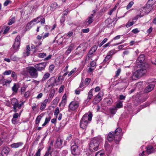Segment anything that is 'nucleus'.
I'll use <instances>...</instances> for the list:
<instances>
[{
  "mask_svg": "<svg viewBox=\"0 0 156 156\" xmlns=\"http://www.w3.org/2000/svg\"><path fill=\"white\" fill-rule=\"evenodd\" d=\"M11 103L13 106V111L15 112H17V107L18 109H20L21 108L22 105H23V103H22L20 104H19L17 100L15 98H13L12 99Z\"/></svg>",
  "mask_w": 156,
  "mask_h": 156,
  "instance_id": "5",
  "label": "nucleus"
},
{
  "mask_svg": "<svg viewBox=\"0 0 156 156\" xmlns=\"http://www.w3.org/2000/svg\"><path fill=\"white\" fill-rule=\"evenodd\" d=\"M12 2V1L10 0H6L4 3V5L5 6H7L9 4L11 3Z\"/></svg>",
  "mask_w": 156,
  "mask_h": 156,
  "instance_id": "49",
  "label": "nucleus"
},
{
  "mask_svg": "<svg viewBox=\"0 0 156 156\" xmlns=\"http://www.w3.org/2000/svg\"><path fill=\"white\" fill-rule=\"evenodd\" d=\"M20 115H19L18 113H16L13 115V118L14 119H16Z\"/></svg>",
  "mask_w": 156,
  "mask_h": 156,
  "instance_id": "59",
  "label": "nucleus"
},
{
  "mask_svg": "<svg viewBox=\"0 0 156 156\" xmlns=\"http://www.w3.org/2000/svg\"><path fill=\"white\" fill-rule=\"evenodd\" d=\"M94 90L93 89H91L90 90L88 93V98L87 99V101L88 102L89 100L92 98L93 95V91Z\"/></svg>",
  "mask_w": 156,
  "mask_h": 156,
  "instance_id": "28",
  "label": "nucleus"
},
{
  "mask_svg": "<svg viewBox=\"0 0 156 156\" xmlns=\"http://www.w3.org/2000/svg\"><path fill=\"white\" fill-rule=\"evenodd\" d=\"M55 94V91L53 90H51L50 93L49 94V97H48V99L49 100H51L52 98L54 96Z\"/></svg>",
  "mask_w": 156,
  "mask_h": 156,
  "instance_id": "33",
  "label": "nucleus"
},
{
  "mask_svg": "<svg viewBox=\"0 0 156 156\" xmlns=\"http://www.w3.org/2000/svg\"><path fill=\"white\" fill-rule=\"evenodd\" d=\"M108 39L107 38H105L103 41L99 44V46H101L104 43H105L107 41Z\"/></svg>",
  "mask_w": 156,
  "mask_h": 156,
  "instance_id": "51",
  "label": "nucleus"
},
{
  "mask_svg": "<svg viewBox=\"0 0 156 156\" xmlns=\"http://www.w3.org/2000/svg\"><path fill=\"white\" fill-rule=\"evenodd\" d=\"M145 59V57L144 55L141 54L140 55L136 60V65H140L141 64H145L144 63H143Z\"/></svg>",
  "mask_w": 156,
  "mask_h": 156,
  "instance_id": "15",
  "label": "nucleus"
},
{
  "mask_svg": "<svg viewBox=\"0 0 156 156\" xmlns=\"http://www.w3.org/2000/svg\"><path fill=\"white\" fill-rule=\"evenodd\" d=\"M30 46L28 45L27 46L26 51L23 53V55L25 57L28 56L30 54Z\"/></svg>",
  "mask_w": 156,
  "mask_h": 156,
  "instance_id": "25",
  "label": "nucleus"
},
{
  "mask_svg": "<svg viewBox=\"0 0 156 156\" xmlns=\"http://www.w3.org/2000/svg\"><path fill=\"white\" fill-rule=\"evenodd\" d=\"M10 28L9 27H7L5 30L3 32V34H5L6 33L8 32V31L9 30Z\"/></svg>",
  "mask_w": 156,
  "mask_h": 156,
  "instance_id": "57",
  "label": "nucleus"
},
{
  "mask_svg": "<svg viewBox=\"0 0 156 156\" xmlns=\"http://www.w3.org/2000/svg\"><path fill=\"white\" fill-rule=\"evenodd\" d=\"M102 141V139L101 138H95L92 140L90 143V150L92 151H97L98 149L100 143Z\"/></svg>",
  "mask_w": 156,
  "mask_h": 156,
  "instance_id": "3",
  "label": "nucleus"
},
{
  "mask_svg": "<svg viewBox=\"0 0 156 156\" xmlns=\"http://www.w3.org/2000/svg\"><path fill=\"white\" fill-rule=\"evenodd\" d=\"M117 110V109L116 108H114L110 109V112L112 114H114L116 113Z\"/></svg>",
  "mask_w": 156,
  "mask_h": 156,
  "instance_id": "48",
  "label": "nucleus"
},
{
  "mask_svg": "<svg viewBox=\"0 0 156 156\" xmlns=\"http://www.w3.org/2000/svg\"><path fill=\"white\" fill-rule=\"evenodd\" d=\"M92 13L87 18L86 20V24L88 25L90 24L94 21V17L95 16L96 11L95 10H93Z\"/></svg>",
  "mask_w": 156,
  "mask_h": 156,
  "instance_id": "11",
  "label": "nucleus"
},
{
  "mask_svg": "<svg viewBox=\"0 0 156 156\" xmlns=\"http://www.w3.org/2000/svg\"><path fill=\"white\" fill-rule=\"evenodd\" d=\"M82 144V142L78 139H76L74 141V144L73 145H76L77 147H79Z\"/></svg>",
  "mask_w": 156,
  "mask_h": 156,
  "instance_id": "32",
  "label": "nucleus"
},
{
  "mask_svg": "<svg viewBox=\"0 0 156 156\" xmlns=\"http://www.w3.org/2000/svg\"><path fill=\"white\" fill-rule=\"evenodd\" d=\"M92 118V114L91 113H89L88 114L86 113L84 115L80 122V128L83 129H86L89 121L91 120Z\"/></svg>",
  "mask_w": 156,
  "mask_h": 156,
  "instance_id": "1",
  "label": "nucleus"
},
{
  "mask_svg": "<svg viewBox=\"0 0 156 156\" xmlns=\"http://www.w3.org/2000/svg\"><path fill=\"white\" fill-rule=\"evenodd\" d=\"M41 150V149L40 148H39L37 152L35 154V156H40Z\"/></svg>",
  "mask_w": 156,
  "mask_h": 156,
  "instance_id": "53",
  "label": "nucleus"
},
{
  "mask_svg": "<svg viewBox=\"0 0 156 156\" xmlns=\"http://www.w3.org/2000/svg\"><path fill=\"white\" fill-rule=\"evenodd\" d=\"M23 144V143L21 142L14 143L11 144L10 146L12 148H18L20 146H21Z\"/></svg>",
  "mask_w": 156,
  "mask_h": 156,
  "instance_id": "27",
  "label": "nucleus"
},
{
  "mask_svg": "<svg viewBox=\"0 0 156 156\" xmlns=\"http://www.w3.org/2000/svg\"><path fill=\"white\" fill-rule=\"evenodd\" d=\"M51 119V117L49 116L48 118H46L44 122L47 124L50 121Z\"/></svg>",
  "mask_w": 156,
  "mask_h": 156,
  "instance_id": "55",
  "label": "nucleus"
},
{
  "mask_svg": "<svg viewBox=\"0 0 156 156\" xmlns=\"http://www.w3.org/2000/svg\"><path fill=\"white\" fill-rule=\"evenodd\" d=\"M122 129L120 128H118L113 133L115 135V138L116 140L120 141L122 138Z\"/></svg>",
  "mask_w": 156,
  "mask_h": 156,
  "instance_id": "6",
  "label": "nucleus"
},
{
  "mask_svg": "<svg viewBox=\"0 0 156 156\" xmlns=\"http://www.w3.org/2000/svg\"><path fill=\"white\" fill-rule=\"evenodd\" d=\"M71 150L72 153L73 155H77L80 154V150L78 147L76 145H72L71 147Z\"/></svg>",
  "mask_w": 156,
  "mask_h": 156,
  "instance_id": "9",
  "label": "nucleus"
},
{
  "mask_svg": "<svg viewBox=\"0 0 156 156\" xmlns=\"http://www.w3.org/2000/svg\"><path fill=\"white\" fill-rule=\"evenodd\" d=\"M42 17L41 16H40L34 19L32 21H31L29 23H28L27 25H30L34 22H36L37 21V23L39 22L40 21V20H41L42 19Z\"/></svg>",
  "mask_w": 156,
  "mask_h": 156,
  "instance_id": "29",
  "label": "nucleus"
},
{
  "mask_svg": "<svg viewBox=\"0 0 156 156\" xmlns=\"http://www.w3.org/2000/svg\"><path fill=\"white\" fill-rule=\"evenodd\" d=\"M64 86L63 85H61V87L59 88L58 90V92L61 93L62 92L64 89Z\"/></svg>",
  "mask_w": 156,
  "mask_h": 156,
  "instance_id": "56",
  "label": "nucleus"
},
{
  "mask_svg": "<svg viewBox=\"0 0 156 156\" xmlns=\"http://www.w3.org/2000/svg\"><path fill=\"white\" fill-rule=\"evenodd\" d=\"M97 47L96 45L94 46L90 49L88 53V57L90 58L89 55H91L95 52L97 49Z\"/></svg>",
  "mask_w": 156,
  "mask_h": 156,
  "instance_id": "22",
  "label": "nucleus"
},
{
  "mask_svg": "<svg viewBox=\"0 0 156 156\" xmlns=\"http://www.w3.org/2000/svg\"><path fill=\"white\" fill-rule=\"evenodd\" d=\"M20 44V36L18 35L16 37L15 42L13 45V47L14 49H17L19 48Z\"/></svg>",
  "mask_w": 156,
  "mask_h": 156,
  "instance_id": "14",
  "label": "nucleus"
},
{
  "mask_svg": "<svg viewBox=\"0 0 156 156\" xmlns=\"http://www.w3.org/2000/svg\"><path fill=\"white\" fill-rule=\"evenodd\" d=\"M63 141L60 138H58L56 141V144H55V147H59L61 146L62 145Z\"/></svg>",
  "mask_w": 156,
  "mask_h": 156,
  "instance_id": "26",
  "label": "nucleus"
},
{
  "mask_svg": "<svg viewBox=\"0 0 156 156\" xmlns=\"http://www.w3.org/2000/svg\"><path fill=\"white\" fill-rule=\"evenodd\" d=\"M134 2L133 1H131L129 2L127 5L126 6V9H129L133 5Z\"/></svg>",
  "mask_w": 156,
  "mask_h": 156,
  "instance_id": "38",
  "label": "nucleus"
},
{
  "mask_svg": "<svg viewBox=\"0 0 156 156\" xmlns=\"http://www.w3.org/2000/svg\"><path fill=\"white\" fill-rule=\"evenodd\" d=\"M116 7H114L110 11V12H108V14L110 15H111L112 13L114 11L115 9H116Z\"/></svg>",
  "mask_w": 156,
  "mask_h": 156,
  "instance_id": "60",
  "label": "nucleus"
},
{
  "mask_svg": "<svg viewBox=\"0 0 156 156\" xmlns=\"http://www.w3.org/2000/svg\"><path fill=\"white\" fill-rule=\"evenodd\" d=\"M54 65H51L49 67V69L50 70L52 71L54 69Z\"/></svg>",
  "mask_w": 156,
  "mask_h": 156,
  "instance_id": "64",
  "label": "nucleus"
},
{
  "mask_svg": "<svg viewBox=\"0 0 156 156\" xmlns=\"http://www.w3.org/2000/svg\"><path fill=\"white\" fill-rule=\"evenodd\" d=\"M76 68H75L73 70H72L68 74V76H70L76 70Z\"/></svg>",
  "mask_w": 156,
  "mask_h": 156,
  "instance_id": "58",
  "label": "nucleus"
},
{
  "mask_svg": "<svg viewBox=\"0 0 156 156\" xmlns=\"http://www.w3.org/2000/svg\"><path fill=\"white\" fill-rule=\"evenodd\" d=\"M27 72L29 73L31 78H37L38 76L37 70L33 66H28L26 68Z\"/></svg>",
  "mask_w": 156,
  "mask_h": 156,
  "instance_id": "4",
  "label": "nucleus"
},
{
  "mask_svg": "<svg viewBox=\"0 0 156 156\" xmlns=\"http://www.w3.org/2000/svg\"><path fill=\"white\" fill-rule=\"evenodd\" d=\"M153 9V6L147 3L145 7H142L140 9V11L141 12V11H144L146 13H148Z\"/></svg>",
  "mask_w": 156,
  "mask_h": 156,
  "instance_id": "8",
  "label": "nucleus"
},
{
  "mask_svg": "<svg viewBox=\"0 0 156 156\" xmlns=\"http://www.w3.org/2000/svg\"><path fill=\"white\" fill-rule=\"evenodd\" d=\"M59 109L58 107L56 108L54 112V115L57 118V117L59 113Z\"/></svg>",
  "mask_w": 156,
  "mask_h": 156,
  "instance_id": "40",
  "label": "nucleus"
},
{
  "mask_svg": "<svg viewBox=\"0 0 156 156\" xmlns=\"http://www.w3.org/2000/svg\"><path fill=\"white\" fill-rule=\"evenodd\" d=\"M87 48V44L86 43H83L80 44L77 49L80 50V52H82L83 51V53H84L86 51Z\"/></svg>",
  "mask_w": 156,
  "mask_h": 156,
  "instance_id": "17",
  "label": "nucleus"
},
{
  "mask_svg": "<svg viewBox=\"0 0 156 156\" xmlns=\"http://www.w3.org/2000/svg\"><path fill=\"white\" fill-rule=\"evenodd\" d=\"M46 56V54L44 53H39L38 55V56L39 58H44Z\"/></svg>",
  "mask_w": 156,
  "mask_h": 156,
  "instance_id": "45",
  "label": "nucleus"
},
{
  "mask_svg": "<svg viewBox=\"0 0 156 156\" xmlns=\"http://www.w3.org/2000/svg\"><path fill=\"white\" fill-rule=\"evenodd\" d=\"M42 117V116L41 115H39L37 117L35 121V123L36 124H38L39 123Z\"/></svg>",
  "mask_w": 156,
  "mask_h": 156,
  "instance_id": "36",
  "label": "nucleus"
},
{
  "mask_svg": "<svg viewBox=\"0 0 156 156\" xmlns=\"http://www.w3.org/2000/svg\"><path fill=\"white\" fill-rule=\"evenodd\" d=\"M113 22V21L111 19L109 18L108 19L105 21V23L106 24L107 27L109 28H112L113 27L112 24Z\"/></svg>",
  "mask_w": 156,
  "mask_h": 156,
  "instance_id": "19",
  "label": "nucleus"
},
{
  "mask_svg": "<svg viewBox=\"0 0 156 156\" xmlns=\"http://www.w3.org/2000/svg\"><path fill=\"white\" fill-rule=\"evenodd\" d=\"M19 87V85L18 84L14 83L13 86L12 87V90L13 93H16L18 90Z\"/></svg>",
  "mask_w": 156,
  "mask_h": 156,
  "instance_id": "23",
  "label": "nucleus"
},
{
  "mask_svg": "<svg viewBox=\"0 0 156 156\" xmlns=\"http://www.w3.org/2000/svg\"><path fill=\"white\" fill-rule=\"evenodd\" d=\"M79 106V103L77 102L72 101L69 105V108L72 110H74Z\"/></svg>",
  "mask_w": 156,
  "mask_h": 156,
  "instance_id": "16",
  "label": "nucleus"
},
{
  "mask_svg": "<svg viewBox=\"0 0 156 156\" xmlns=\"http://www.w3.org/2000/svg\"><path fill=\"white\" fill-rule=\"evenodd\" d=\"M66 94H65L62 98V101L59 104V105H60L61 104H65L66 102V96L65 95Z\"/></svg>",
  "mask_w": 156,
  "mask_h": 156,
  "instance_id": "41",
  "label": "nucleus"
},
{
  "mask_svg": "<svg viewBox=\"0 0 156 156\" xmlns=\"http://www.w3.org/2000/svg\"><path fill=\"white\" fill-rule=\"evenodd\" d=\"M105 155V153L101 151L97 152L95 154V156H104Z\"/></svg>",
  "mask_w": 156,
  "mask_h": 156,
  "instance_id": "35",
  "label": "nucleus"
},
{
  "mask_svg": "<svg viewBox=\"0 0 156 156\" xmlns=\"http://www.w3.org/2000/svg\"><path fill=\"white\" fill-rule=\"evenodd\" d=\"M12 73V71L11 70H8L7 71H5L3 73L4 75H8Z\"/></svg>",
  "mask_w": 156,
  "mask_h": 156,
  "instance_id": "50",
  "label": "nucleus"
},
{
  "mask_svg": "<svg viewBox=\"0 0 156 156\" xmlns=\"http://www.w3.org/2000/svg\"><path fill=\"white\" fill-rule=\"evenodd\" d=\"M123 107V105L122 103V102L119 101L118 103L116 105V107L115 108H122Z\"/></svg>",
  "mask_w": 156,
  "mask_h": 156,
  "instance_id": "37",
  "label": "nucleus"
},
{
  "mask_svg": "<svg viewBox=\"0 0 156 156\" xmlns=\"http://www.w3.org/2000/svg\"><path fill=\"white\" fill-rule=\"evenodd\" d=\"M46 66V63L45 62L40 63L38 64L35 65L34 67L37 70V71H41L44 69Z\"/></svg>",
  "mask_w": 156,
  "mask_h": 156,
  "instance_id": "10",
  "label": "nucleus"
},
{
  "mask_svg": "<svg viewBox=\"0 0 156 156\" xmlns=\"http://www.w3.org/2000/svg\"><path fill=\"white\" fill-rule=\"evenodd\" d=\"M111 57H110V56H109L108 55H107L106 56L105 58V59L104 60L103 62L104 63H106L108 61L109 59L111 58Z\"/></svg>",
  "mask_w": 156,
  "mask_h": 156,
  "instance_id": "46",
  "label": "nucleus"
},
{
  "mask_svg": "<svg viewBox=\"0 0 156 156\" xmlns=\"http://www.w3.org/2000/svg\"><path fill=\"white\" fill-rule=\"evenodd\" d=\"M115 135L113 133V132H110L108 136L107 139L108 140L109 142H112L113 140H114L115 143L116 144H118L120 141L116 140V139L115 138Z\"/></svg>",
  "mask_w": 156,
  "mask_h": 156,
  "instance_id": "13",
  "label": "nucleus"
},
{
  "mask_svg": "<svg viewBox=\"0 0 156 156\" xmlns=\"http://www.w3.org/2000/svg\"><path fill=\"white\" fill-rule=\"evenodd\" d=\"M15 18L14 17H12L11 19H10L9 22L8 23L9 25H12V23H14L15 22Z\"/></svg>",
  "mask_w": 156,
  "mask_h": 156,
  "instance_id": "39",
  "label": "nucleus"
},
{
  "mask_svg": "<svg viewBox=\"0 0 156 156\" xmlns=\"http://www.w3.org/2000/svg\"><path fill=\"white\" fill-rule=\"evenodd\" d=\"M74 45L73 44H70L68 47L67 50L65 52V54L66 55H68L74 49Z\"/></svg>",
  "mask_w": 156,
  "mask_h": 156,
  "instance_id": "20",
  "label": "nucleus"
},
{
  "mask_svg": "<svg viewBox=\"0 0 156 156\" xmlns=\"http://www.w3.org/2000/svg\"><path fill=\"white\" fill-rule=\"evenodd\" d=\"M139 31V30H138V29L137 28L134 29L132 30V32L134 34H136Z\"/></svg>",
  "mask_w": 156,
  "mask_h": 156,
  "instance_id": "61",
  "label": "nucleus"
},
{
  "mask_svg": "<svg viewBox=\"0 0 156 156\" xmlns=\"http://www.w3.org/2000/svg\"><path fill=\"white\" fill-rule=\"evenodd\" d=\"M121 72V69H118L116 72V74L115 76V78H116L120 73Z\"/></svg>",
  "mask_w": 156,
  "mask_h": 156,
  "instance_id": "52",
  "label": "nucleus"
},
{
  "mask_svg": "<svg viewBox=\"0 0 156 156\" xmlns=\"http://www.w3.org/2000/svg\"><path fill=\"white\" fill-rule=\"evenodd\" d=\"M154 85L153 84H150L148 85L145 89L144 92L147 93L151 91L154 89Z\"/></svg>",
  "mask_w": 156,
  "mask_h": 156,
  "instance_id": "18",
  "label": "nucleus"
},
{
  "mask_svg": "<svg viewBox=\"0 0 156 156\" xmlns=\"http://www.w3.org/2000/svg\"><path fill=\"white\" fill-rule=\"evenodd\" d=\"M90 81V79L89 78H86L85 80V86H87L89 84Z\"/></svg>",
  "mask_w": 156,
  "mask_h": 156,
  "instance_id": "42",
  "label": "nucleus"
},
{
  "mask_svg": "<svg viewBox=\"0 0 156 156\" xmlns=\"http://www.w3.org/2000/svg\"><path fill=\"white\" fill-rule=\"evenodd\" d=\"M58 4L56 2H54L50 6V9L51 11H54L57 8Z\"/></svg>",
  "mask_w": 156,
  "mask_h": 156,
  "instance_id": "30",
  "label": "nucleus"
},
{
  "mask_svg": "<svg viewBox=\"0 0 156 156\" xmlns=\"http://www.w3.org/2000/svg\"><path fill=\"white\" fill-rule=\"evenodd\" d=\"M11 77H12L13 78H16V73H15L14 72V71H13L12 72V74H11Z\"/></svg>",
  "mask_w": 156,
  "mask_h": 156,
  "instance_id": "62",
  "label": "nucleus"
},
{
  "mask_svg": "<svg viewBox=\"0 0 156 156\" xmlns=\"http://www.w3.org/2000/svg\"><path fill=\"white\" fill-rule=\"evenodd\" d=\"M144 15V14H142L141 15H137L136 16L134 17L133 18V20H137L139 17H142Z\"/></svg>",
  "mask_w": 156,
  "mask_h": 156,
  "instance_id": "54",
  "label": "nucleus"
},
{
  "mask_svg": "<svg viewBox=\"0 0 156 156\" xmlns=\"http://www.w3.org/2000/svg\"><path fill=\"white\" fill-rule=\"evenodd\" d=\"M134 23V21L128 22L126 25V27H129L132 25H133Z\"/></svg>",
  "mask_w": 156,
  "mask_h": 156,
  "instance_id": "44",
  "label": "nucleus"
},
{
  "mask_svg": "<svg viewBox=\"0 0 156 156\" xmlns=\"http://www.w3.org/2000/svg\"><path fill=\"white\" fill-rule=\"evenodd\" d=\"M50 74L48 73H46L44 76H43V77L41 80L42 81H45L50 76Z\"/></svg>",
  "mask_w": 156,
  "mask_h": 156,
  "instance_id": "34",
  "label": "nucleus"
},
{
  "mask_svg": "<svg viewBox=\"0 0 156 156\" xmlns=\"http://www.w3.org/2000/svg\"><path fill=\"white\" fill-rule=\"evenodd\" d=\"M56 83V80L54 78L52 77L47 81V84L48 87L51 89L54 86L55 83Z\"/></svg>",
  "mask_w": 156,
  "mask_h": 156,
  "instance_id": "12",
  "label": "nucleus"
},
{
  "mask_svg": "<svg viewBox=\"0 0 156 156\" xmlns=\"http://www.w3.org/2000/svg\"><path fill=\"white\" fill-rule=\"evenodd\" d=\"M115 53V50H112L108 53V55L112 57V55H113Z\"/></svg>",
  "mask_w": 156,
  "mask_h": 156,
  "instance_id": "43",
  "label": "nucleus"
},
{
  "mask_svg": "<svg viewBox=\"0 0 156 156\" xmlns=\"http://www.w3.org/2000/svg\"><path fill=\"white\" fill-rule=\"evenodd\" d=\"M48 101V99H46L42 103L40 107V109L41 110H43L44 108H45L46 106V104L47 103Z\"/></svg>",
  "mask_w": 156,
  "mask_h": 156,
  "instance_id": "31",
  "label": "nucleus"
},
{
  "mask_svg": "<svg viewBox=\"0 0 156 156\" xmlns=\"http://www.w3.org/2000/svg\"><path fill=\"white\" fill-rule=\"evenodd\" d=\"M9 152V150L8 148L4 147L2 150L1 154L2 156H6Z\"/></svg>",
  "mask_w": 156,
  "mask_h": 156,
  "instance_id": "24",
  "label": "nucleus"
},
{
  "mask_svg": "<svg viewBox=\"0 0 156 156\" xmlns=\"http://www.w3.org/2000/svg\"><path fill=\"white\" fill-rule=\"evenodd\" d=\"M89 28L83 29L82 30V32L84 33H87L89 32Z\"/></svg>",
  "mask_w": 156,
  "mask_h": 156,
  "instance_id": "63",
  "label": "nucleus"
},
{
  "mask_svg": "<svg viewBox=\"0 0 156 156\" xmlns=\"http://www.w3.org/2000/svg\"><path fill=\"white\" fill-rule=\"evenodd\" d=\"M154 151V149L152 146H149L147 147V152L148 154L153 153Z\"/></svg>",
  "mask_w": 156,
  "mask_h": 156,
  "instance_id": "21",
  "label": "nucleus"
},
{
  "mask_svg": "<svg viewBox=\"0 0 156 156\" xmlns=\"http://www.w3.org/2000/svg\"><path fill=\"white\" fill-rule=\"evenodd\" d=\"M155 2V0H149L147 3L153 6Z\"/></svg>",
  "mask_w": 156,
  "mask_h": 156,
  "instance_id": "47",
  "label": "nucleus"
},
{
  "mask_svg": "<svg viewBox=\"0 0 156 156\" xmlns=\"http://www.w3.org/2000/svg\"><path fill=\"white\" fill-rule=\"evenodd\" d=\"M137 69L134 72V76L137 78H140L144 76L146 73L147 71L145 64H141L137 65Z\"/></svg>",
  "mask_w": 156,
  "mask_h": 156,
  "instance_id": "2",
  "label": "nucleus"
},
{
  "mask_svg": "<svg viewBox=\"0 0 156 156\" xmlns=\"http://www.w3.org/2000/svg\"><path fill=\"white\" fill-rule=\"evenodd\" d=\"M103 96L102 93L100 92L94 98L92 101L93 103L94 104H96L99 103L102 100Z\"/></svg>",
  "mask_w": 156,
  "mask_h": 156,
  "instance_id": "7",
  "label": "nucleus"
}]
</instances>
